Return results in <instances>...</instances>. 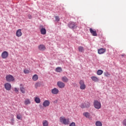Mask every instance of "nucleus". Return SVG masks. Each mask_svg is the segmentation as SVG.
Masks as SVG:
<instances>
[{
  "label": "nucleus",
  "instance_id": "1",
  "mask_svg": "<svg viewBox=\"0 0 126 126\" xmlns=\"http://www.w3.org/2000/svg\"><path fill=\"white\" fill-rule=\"evenodd\" d=\"M6 80L7 82H12L15 80L13 76L11 75H6L5 77Z\"/></svg>",
  "mask_w": 126,
  "mask_h": 126
},
{
  "label": "nucleus",
  "instance_id": "2",
  "mask_svg": "<svg viewBox=\"0 0 126 126\" xmlns=\"http://www.w3.org/2000/svg\"><path fill=\"white\" fill-rule=\"evenodd\" d=\"M80 84V88L81 90H85V88H86V85L84 83V81L81 80L79 82Z\"/></svg>",
  "mask_w": 126,
  "mask_h": 126
},
{
  "label": "nucleus",
  "instance_id": "3",
  "mask_svg": "<svg viewBox=\"0 0 126 126\" xmlns=\"http://www.w3.org/2000/svg\"><path fill=\"white\" fill-rule=\"evenodd\" d=\"M61 123H63L64 125H68L69 121L68 119H66L64 117H61L60 118Z\"/></svg>",
  "mask_w": 126,
  "mask_h": 126
},
{
  "label": "nucleus",
  "instance_id": "4",
  "mask_svg": "<svg viewBox=\"0 0 126 126\" xmlns=\"http://www.w3.org/2000/svg\"><path fill=\"white\" fill-rule=\"evenodd\" d=\"M94 106L95 109H101V103H100L97 100H95L94 103Z\"/></svg>",
  "mask_w": 126,
  "mask_h": 126
},
{
  "label": "nucleus",
  "instance_id": "5",
  "mask_svg": "<svg viewBox=\"0 0 126 126\" xmlns=\"http://www.w3.org/2000/svg\"><path fill=\"white\" fill-rule=\"evenodd\" d=\"M90 106V102H86L82 104L81 107V108H82V109H85V108H89Z\"/></svg>",
  "mask_w": 126,
  "mask_h": 126
},
{
  "label": "nucleus",
  "instance_id": "6",
  "mask_svg": "<svg viewBox=\"0 0 126 126\" xmlns=\"http://www.w3.org/2000/svg\"><path fill=\"white\" fill-rule=\"evenodd\" d=\"M57 86H58L59 88H64L65 84L62 81H58L57 82Z\"/></svg>",
  "mask_w": 126,
  "mask_h": 126
},
{
  "label": "nucleus",
  "instance_id": "7",
  "mask_svg": "<svg viewBox=\"0 0 126 126\" xmlns=\"http://www.w3.org/2000/svg\"><path fill=\"white\" fill-rule=\"evenodd\" d=\"M8 53L7 51H3L1 55L2 59H7L8 58Z\"/></svg>",
  "mask_w": 126,
  "mask_h": 126
},
{
  "label": "nucleus",
  "instance_id": "8",
  "mask_svg": "<svg viewBox=\"0 0 126 126\" xmlns=\"http://www.w3.org/2000/svg\"><path fill=\"white\" fill-rule=\"evenodd\" d=\"M97 52L99 55H103V54H105V53H106V48L98 49Z\"/></svg>",
  "mask_w": 126,
  "mask_h": 126
},
{
  "label": "nucleus",
  "instance_id": "9",
  "mask_svg": "<svg viewBox=\"0 0 126 126\" xmlns=\"http://www.w3.org/2000/svg\"><path fill=\"white\" fill-rule=\"evenodd\" d=\"M4 88L6 90L9 91L11 89V85L10 83H6L4 84Z\"/></svg>",
  "mask_w": 126,
  "mask_h": 126
},
{
  "label": "nucleus",
  "instance_id": "10",
  "mask_svg": "<svg viewBox=\"0 0 126 126\" xmlns=\"http://www.w3.org/2000/svg\"><path fill=\"white\" fill-rule=\"evenodd\" d=\"M90 32L94 36H97V32H96V30H93L92 28L90 29Z\"/></svg>",
  "mask_w": 126,
  "mask_h": 126
},
{
  "label": "nucleus",
  "instance_id": "11",
  "mask_svg": "<svg viewBox=\"0 0 126 126\" xmlns=\"http://www.w3.org/2000/svg\"><path fill=\"white\" fill-rule=\"evenodd\" d=\"M59 89L57 88H54L51 90V93L52 94H54V95H57V94H59Z\"/></svg>",
  "mask_w": 126,
  "mask_h": 126
},
{
  "label": "nucleus",
  "instance_id": "12",
  "mask_svg": "<svg viewBox=\"0 0 126 126\" xmlns=\"http://www.w3.org/2000/svg\"><path fill=\"white\" fill-rule=\"evenodd\" d=\"M16 36L17 37H21L22 36V32H21V29H19L16 32Z\"/></svg>",
  "mask_w": 126,
  "mask_h": 126
},
{
  "label": "nucleus",
  "instance_id": "13",
  "mask_svg": "<svg viewBox=\"0 0 126 126\" xmlns=\"http://www.w3.org/2000/svg\"><path fill=\"white\" fill-rule=\"evenodd\" d=\"M68 78H67V77L64 76H63L62 77V81H63V82H64L65 83H66L67 82H68Z\"/></svg>",
  "mask_w": 126,
  "mask_h": 126
},
{
  "label": "nucleus",
  "instance_id": "14",
  "mask_svg": "<svg viewBox=\"0 0 126 126\" xmlns=\"http://www.w3.org/2000/svg\"><path fill=\"white\" fill-rule=\"evenodd\" d=\"M43 107H49L50 106V101L45 100L43 103Z\"/></svg>",
  "mask_w": 126,
  "mask_h": 126
},
{
  "label": "nucleus",
  "instance_id": "15",
  "mask_svg": "<svg viewBox=\"0 0 126 126\" xmlns=\"http://www.w3.org/2000/svg\"><path fill=\"white\" fill-rule=\"evenodd\" d=\"M91 78L94 82H98L99 81V78L95 76H92Z\"/></svg>",
  "mask_w": 126,
  "mask_h": 126
},
{
  "label": "nucleus",
  "instance_id": "16",
  "mask_svg": "<svg viewBox=\"0 0 126 126\" xmlns=\"http://www.w3.org/2000/svg\"><path fill=\"white\" fill-rule=\"evenodd\" d=\"M20 90L21 92L23 93V94H25V89L24 88V87H23V85H22V84H20Z\"/></svg>",
  "mask_w": 126,
  "mask_h": 126
},
{
  "label": "nucleus",
  "instance_id": "17",
  "mask_svg": "<svg viewBox=\"0 0 126 126\" xmlns=\"http://www.w3.org/2000/svg\"><path fill=\"white\" fill-rule=\"evenodd\" d=\"M38 49L40 51H45L46 50V47L44 45H40L38 46Z\"/></svg>",
  "mask_w": 126,
  "mask_h": 126
},
{
  "label": "nucleus",
  "instance_id": "18",
  "mask_svg": "<svg viewBox=\"0 0 126 126\" xmlns=\"http://www.w3.org/2000/svg\"><path fill=\"white\" fill-rule=\"evenodd\" d=\"M40 32H41V34H42V35H46V33H47L46 29L43 28L41 29Z\"/></svg>",
  "mask_w": 126,
  "mask_h": 126
},
{
  "label": "nucleus",
  "instance_id": "19",
  "mask_svg": "<svg viewBox=\"0 0 126 126\" xmlns=\"http://www.w3.org/2000/svg\"><path fill=\"white\" fill-rule=\"evenodd\" d=\"M34 101L36 104H40V103H41V99L38 97H35L34 98Z\"/></svg>",
  "mask_w": 126,
  "mask_h": 126
},
{
  "label": "nucleus",
  "instance_id": "20",
  "mask_svg": "<svg viewBox=\"0 0 126 126\" xmlns=\"http://www.w3.org/2000/svg\"><path fill=\"white\" fill-rule=\"evenodd\" d=\"M25 105H29L31 104V101H30V99H26L24 102Z\"/></svg>",
  "mask_w": 126,
  "mask_h": 126
},
{
  "label": "nucleus",
  "instance_id": "21",
  "mask_svg": "<svg viewBox=\"0 0 126 126\" xmlns=\"http://www.w3.org/2000/svg\"><path fill=\"white\" fill-rule=\"evenodd\" d=\"M79 52H80V53H82L83 52H84V47H82V46H79L78 47Z\"/></svg>",
  "mask_w": 126,
  "mask_h": 126
},
{
  "label": "nucleus",
  "instance_id": "22",
  "mask_svg": "<svg viewBox=\"0 0 126 126\" xmlns=\"http://www.w3.org/2000/svg\"><path fill=\"white\" fill-rule=\"evenodd\" d=\"M38 75L37 74H34L32 76V80H33V81H37V80H38Z\"/></svg>",
  "mask_w": 126,
  "mask_h": 126
},
{
  "label": "nucleus",
  "instance_id": "23",
  "mask_svg": "<svg viewBox=\"0 0 126 126\" xmlns=\"http://www.w3.org/2000/svg\"><path fill=\"white\" fill-rule=\"evenodd\" d=\"M83 116H84V117H86V118H90V113H88V112H85L83 114Z\"/></svg>",
  "mask_w": 126,
  "mask_h": 126
},
{
  "label": "nucleus",
  "instance_id": "24",
  "mask_svg": "<svg viewBox=\"0 0 126 126\" xmlns=\"http://www.w3.org/2000/svg\"><path fill=\"white\" fill-rule=\"evenodd\" d=\"M56 72H62L63 71V69L61 67H58L55 69Z\"/></svg>",
  "mask_w": 126,
  "mask_h": 126
},
{
  "label": "nucleus",
  "instance_id": "25",
  "mask_svg": "<svg viewBox=\"0 0 126 126\" xmlns=\"http://www.w3.org/2000/svg\"><path fill=\"white\" fill-rule=\"evenodd\" d=\"M69 27L70 28H74L75 27V23L74 22H71L69 25Z\"/></svg>",
  "mask_w": 126,
  "mask_h": 126
},
{
  "label": "nucleus",
  "instance_id": "26",
  "mask_svg": "<svg viewBox=\"0 0 126 126\" xmlns=\"http://www.w3.org/2000/svg\"><path fill=\"white\" fill-rule=\"evenodd\" d=\"M103 70L99 69L97 70L96 74H97V75H101V74H103Z\"/></svg>",
  "mask_w": 126,
  "mask_h": 126
},
{
  "label": "nucleus",
  "instance_id": "27",
  "mask_svg": "<svg viewBox=\"0 0 126 126\" xmlns=\"http://www.w3.org/2000/svg\"><path fill=\"white\" fill-rule=\"evenodd\" d=\"M43 126H48V121L47 120H44L42 122Z\"/></svg>",
  "mask_w": 126,
  "mask_h": 126
},
{
  "label": "nucleus",
  "instance_id": "28",
  "mask_svg": "<svg viewBox=\"0 0 126 126\" xmlns=\"http://www.w3.org/2000/svg\"><path fill=\"white\" fill-rule=\"evenodd\" d=\"M96 126H102V123L100 121H97L95 123Z\"/></svg>",
  "mask_w": 126,
  "mask_h": 126
},
{
  "label": "nucleus",
  "instance_id": "29",
  "mask_svg": "<svg viewBox=\"0 0 126 126\" xmlns=\"http://www.w3.org/2000/svg\"><path fill=\"white\" fill-rule=\"evenodd\" d=\"M17 119L18 120H22V115L20 114L17 115Z\"/></svg>",
  "mask_w": 126,
  "mask_h": 126
},
{
  "label": "nucleus",
  "instance_id": "30",
  "mask_svg": "<svg viewBox=\"0 0 126 126\" xmlns=\"http://www.w3.org/2000/svg\"><path fill=\"white\" fill-rule=\"evenodd\" d=\"M35 87L37 89L38 87H40V83L37 82L35 84Z\"/></svg>",
  "mask_w": 126,
  "mask_h": 126
},
{
  "label": "nucleus",
  "instance_id": "31",
  "mask_svg": "<svg viewBox=\"0 0 126 126\" xmlns=\"http://www.w3.org/2000/svg\"><path fill=\"white\" fill-rule=\"evenodd\" d=\"M104 76L108 77V76H110V73L108 72H104Z\"/></svg>",
  "mask_w": 126,
  "mask_h": 126
},
{
  "label": "nucleus",
  "instance_id": "32",
  "mask_svg": "<svg viewBox=\"0 0 126 126\" xmlns=\"http://www.w3.org/2000/svg\"><path fill=\"white\" fill-rule=\"evenodd\" d=\"M24 73L28 74V73H29V72H30V71H29V70L26 69V70H24Z\"/></svg>",
  "mask_w": 126,
  "mask_h": 126
},
{
  "label": "nucleus",
  "instance_id": "33",
  "mask_svg": "<svg viewBox=\"0 0 126 126\" xmlns=\"http://www.w3.org/2000/svg\"><path fill=\"white\" fill-rule=\"evenodd\" d=\"M55 20L56 21H60V17L59 16H55Z\"/></svg>",
  "mask_w": 126,
  "mask_h": 126
},
{
  "label": "nucleus",
  "instance_id": "34",
  "mask_svg": "<svg viewBox=\"0 0 126 126\" xmlns=\"http://www.w3.org/2000/svg\"><path fill=\"white\" fill-rule=\"evenodd\" d=\"M123 125L126 126V119H125L123 121Z\"/></svg>",
  "mask_w": 126,
  "mask_h": 126
},
{
  "label": "nucleus",
  "instance_id": "35",
  "mask_svg": "<svg viewBox=\"0 0 126 126\" xmlns=\"http://www.w3.org/2000/svg\"><path fill=\"white\" fill-rule=\"evenodd\" d=\"M69 126H75V123L72 122L70 125Z\"/></svg>",
  "mask_w": 126,
  "mask_h": 126
},
{
  "label": "nucleus",
  "instance_id": "36",
  "mask_svg": "<svg viewBox=\"0 0 126 126\" xmlns=\"http://www.w3.org/2000/svg\"><path fill=\"white\" fill-rule=\"evenodd\" d=\"M28 16L29 19H31V18H32V16H31L30 14L28 15Z\"/></svg>",
  "mask_w": 126,
  "mask_h": 126
},
{
  "label": "nucleus",
  "instance_id": "37",
  "mask_svg": "<svg viewBox=\"0 0 126 126\" xmlns=\"http://www.w3.org/2000/svg\"><path fill=\"white\" fill-rule=\"evenodd\" d=\"M14 90L15 92H17L18 91V88H15Z\"/></svg>",
  "mask_w": 126,
  "mask_h": 126
},
{
  "label": "nucleus",
  "instance_id": "38",
  "mask_svg": "<svg viewBox=\"0 0 126 126\" xmlns=\"http://www.w3.org/2000/svg\"><path fill=\"white\" fill-rule=\"evenodd\" d=\"M11 123H12V124H13V123H14V119H11Z\"/></svg>",
  "mask_w": 126,
  "mask_h": 126
},
{
  "label": "nucleus",
  "instance_id": "39",
  "mask_svg": "<svg viewBox=\"0 0 126 126\" xmlns=\"http://www.w3.org/2000/svg\"><path fill=\"white\" fill-rule=\"evenodd\" d=\"M125 56V54L122 55V57H124Z\"/></svg>",
  "mask_w": 126,
  "mask_h": 126
}]
</instances>
